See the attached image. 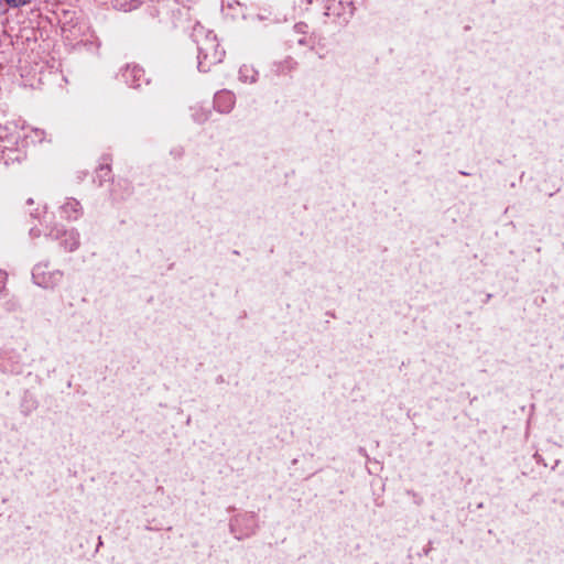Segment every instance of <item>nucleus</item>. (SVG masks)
I'll return each instance as SVG.
<instances>
[{"label": "nucleus", "mask_w": 564, "mask_h": 564, "mask_svg": "<svg viewBox=\"0 0 564 564\" xmlns=\"http://www.w3.org/2000/svg\"><path fill=\"white\" fill-rule=\"evenodd\" d=\"M45 269L44 265H36L33 270V279L39 285L53 288L62 280L63 274L59 271L46 272Z\"/></svg>", "instance_id": "f257e3e1"}, {"label": "nucleus", "mask_w": 564, "mask_h": 564, "mask_svg": "<svg viewBox=\"0 0 564 564\" xmlns=\"http://www.w3.org/2000/svg\"><path fill=\"white\" fill-rule=\"evenodd\" d=\"M215 107L220 112H229L235 104L234 96L228 91H220L215 96Z\"/></svg>", "instance_id": "f03ea898"}, {"label": "nucleus", "mask_w": 564, "mask_h": 564, "mask_svg": "<svg viewBox=\"0 0 564 564\" xmlns=\"http://www.w3.org/2000/svg\"><path fill=\"white\" fill-rule=\"evenodd\" d=\"M62 210L67 217L76 218L79 212V203L75 199H69L63 205Z\"/></svg>", "instance_id": "7ed1b4c3"}, {"label": "nucleus", "mask_w": 564, "mask_h": 564, "mask_svg": "<svg viewBox=\"0 0 564 564\" xmlns=\"http://www.w3.org/2000/svg\"><path fill=\"white\" fill-rule=\"evenodd\" d=\"M128 75H132L133 79H134L133 85L139 86L140 85L139 82H140L141 77L143 76V70L138 66H132V67L128 66L123 76L126 78H128Z\"/></svg>", "instance_id": "20e7f679"}, {"label": "nucleus", "mask_w": 564, "mask_h": 564, "mask_svg": "<svg viewBox=\"0 0 564 564\" xmlns=\"http://www.w3.org/2000/svg\"><path fill=\"white\" fill-rule=\"evenodd\" d=\"M32 0H7L10 4V8L17 9L23 6L31 3Z\"/></svg>", "instance_id": "39448f33"}, {"label": "nucleus", "mask_w": 564, "mask_h": 564, "mask_svg": "<svg viewBox=\"0 0 564 564\" xmlns=\"http://www.w3.org/2000/svg\"><path fill=\"white\" fill-rule=\"evenodd\" d=\"M8 275L3 270H0V292L4 290Z\"/></svg>", "instance_id": "423d86ee"}, {"label": "nucleus", "mask_w": 564, "mask_h": 564, "mask_svg": "<svg viewBox=\"0 0 564 564\" xmlns=\"http://www.w3.org/2000/svg\"><path fill=\"white\" fill-rule=\"evenodd\" d=\"M10 8V4L7 2V0H0V13H7Z\"/></svg>", "instance_id": "0eeeda50"}]
</instances>
